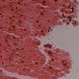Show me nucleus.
<instances>
[{"label":"nucleus","mask_w":79,"mask_h":79,"mask_svg":"<svg viewBox=\"0 0 79 79\" xmlns=\"http://www.w3.org/2000/svg\"><path fill=\"white\" fill-rule=\"evenodd\" d=\"M6 41H7V40H6Z\"/></svg>","instance_id":"29"},{"label":"nucleus","mask_w":79,"mask_h":79,"mask_svg":"<svg viewBox=\"0 0 79 79\" xmlns=\"http://www.w3.org/2000/svg\"><path fill=\"white\" fill-rule=\"evenodd\" d=\"M24 30H25V31H26V29H24Z\"/></svg>","instance_id":"16"},{"label":"nucleus","mask_w":79,"mask_h":79,"mask_svg":"<svg viewBox=\"0 0 79 79\" xmlns=\"http://www.w3.org/2000/svg\"><path fill=\"white\" fill-rule=\"evenodd\" d=\"M13 18H14L15 17V16H13Z\"/></svg>","instance_id":"26"},{"label":"nucleus","mask_w":79,"mask_h":79,"mask_svg":"<svg viewBox=\"0 0 79 79\" xmlns=\"http://www.w3.org/2000/svg\"><path fill=\"white\" fill-rule=\"evenodd\" d=\"M11 54L12 55H13V53H11Z\"/></svg>","instance_id":"28"},{"label":"nucleus","mask_w":79,"mask_h":79,"mask_svg":"<svg viewBox=\"0 0 79 79\" xmlns=\"http://www.w3.org/2000/svg\"><path fill=\"white\" fill-rule=\"evenodd\" d=\"M18 4H20V2H18Z\"/></svg>","instance_id":"7"},{"label":"nucleus","mask_w":79,"mask_h":79,"mask_svg":"<svg viewBox=\"0 0 79 79\" xmlns=\"http://www.w3.org/2000/svg\"><path fill=\"white\" fill-rule=\"evenodd\" d=\"M16 9H17L18 8V7H16Z\"/></svg>","instance_id":"21"},{"label":"nucleus","mask_w":79,"mask_h":79,"mask_svg":"<svg viewBox=\"0 0 79 79\" xmlns=\"http://www.w3.org/2000/svg\"><path fill=\"white\" fill-rule=\"evenodd\" d=\"M7 37H8V36H7Z\"/></svg>","instance_id":"30"},{"label":"nucleus","mask_w":79,"mask_h":79,"mask_svg":"<svg viewBox=\"0 0 79 79\" xmlns=\"http://www.w3.org/2000/svg\"><path fill=\"white\" fill-rule=\"evenodd\" d=\"M45 1H43V3H45Z\"/></svg>","instance_id":"10"},{"label":"nucleus","mask_w":79,"mask_h":79,"mask_svg":"<svg viewBox=\"0 0 79 79\" xmlns=\"http://www.w3.org/2000/svg\"><path fill=\"white\" fill-rule=\"evenodd\" d=\"M1 28H2V27H1Z\"/></svg>","instance_id":"36"},{"label":"nucleus","mask_w":79,"mask_h":79,"mask_svg":"<svg viewBox=\"0 0 79 79\" xmlns=\"http://www.w3.org/2000/svg\"><path fill=\"white\" fill-rule=\"evenodd\" d=\"M0 15H2V13H1V14H0Z\"/></svg>","instance_id":"38"},{"label":"nucleus","mask_w":79,"mask_h":79,"mask_svg":"<svg viewBox=\"0 0 79 79\" xmlns=\"http://www.w3.org/2000/svg\"><path fill=\"white\" fill-rule=\"evenodd\" d=\"M39 26H40H40H41V25H39Z\"/></svg>","instance_id":"15"},{"label":"nucleus","mask_w":79,"mask_h":79,"mask_svg":"<svg viewBox=\"0 0 79 79\" xmlns=\"http://www.w3.org/2000/svg\"><path fill=\"white\" fill-rule=\"evenodd\" d=\"M11 10H12V11H13L14 9H12Z\"/></svg>","instance_id":"12"},{"label":"nucleus","mask_w":79,"mask_h":79,"mask_svg":"<svg viewBox=\"0 0 79 79\" xmlns=\"http://www.w3.org/2000/svg\"><path fill=\"white\" fill-rule=\"evenodd\" d=\"M0 8H1V7H0Z\"/></svg>","instance_id":"40"},{"label":"nucleus","mask_w":79,"mask_h":79,"mask_svg":"<svg viewBox=\"0 0 79 79\" xmlns=\"http://www.w3.org/2000/svg\"><path fill=\"white\" fill-rule=\"evenodd\" d=\"M7 67V66H6V68Z\"/></svg>","instance_id":"25"},{"label":"nucleus","mask_w":79,"mask_h":79,"mask_svg":"<svg viewBox=\"0 0 79 79\" xmlns=\"http://www.w3.org/2000/svg\"><path fill=\"white\" fill-rule=\"evenodd\" d=\"M69 18H71V17H69Z\"/></svg>","instance_id":"19"},{"label":"nucleus","mask_w":79,"mask_h":79,"mask_svg":"<svg viewBox=\"0 0 79 79\" xmlns=\"http://www.w3.org/2000/svg\"><path fill=\"white\" fill-rule=\"evenodd\" d=\"M17 50H18V48H17Z\"/></svg>","instance_id":"34"},{"label":"nucleus","mask_w":79,"mask_h":79,"mask_svg":"<svg viewBox=\"0 0 79 79\" xmlns=\"http://www.w3.org/2000/svg\"><path fill=\"white\" fill-rule=\"evenodd\" d=\"M36 35H37V34H36Z\"/></svg>","instance_id":"39"},{"label":"nucleus","mask_w":79,"mask_h":79,"mask_svg":"<svg viewBox=\"0 0 79 79\" xmlns=\"http://www.w3.org/2000/svg\"><path fill=\"white\" fill-rule=\"evenodd\" d=\"M49 68H50V69H52V67H49Z\"/></svg>","instance_id":"11"},{"label":"nucleus","mask_w":79,"mask_h":79,"mask_svg":"<svg viewBox=\"0 0 79 79\" xmlns=\"http://www.w3.org/2000/svg\"><path fill=\"white\" fill-rule=\"evenodd\" d=\"M41 69H44V67H42V68H41Z\"/></svg>","instance_id":"5"},{"label":"nucleus","mask_w":79,"mask_h":79,"mask_svg":"<svg viewBox=\"0 0 79 79\" xmlns=\"http://www.w3.org/2000/svg\"><path fill=\"white\" fill-rule=\"evenodd\" d=\"M52 61H54V59H52Z\"/></svg>","instance_id":"3"},{"label":"nucleus","mask_w":79,"mask_h":79,"mask_svg":"<svg viewBox=\"0 0 79 79\" xmlns=\"http://www.w3.org/2000/svg\"><path fill=\"white\" fill-rule=\"evenodd\" d=\"M36 64H38V62H36Z\"/></svg>","instance_id":"6"},{"label":"nucleus","mask_w":79,"mask_h":79,"mask_svg":"<svg viewBox=\"0 0 79 79\" xmlns=\"http://www.w3.org/2000/svg\"><path fill=\"white\" fill-rule=\"evenodd\" d=\"M10 18H11V17Z\"/></svg>","instance_id":"44"},{"label":"nucleus","mask_w":79,"mask_h":79,"mask_svg":"<svg viewBox=\"0 0 79 79\" xmlns=\"http://www.w3.org/2000/svg\"><path fill=\"white\" fill-rule=\"evenodd\" d=\"M23 70H25V69H23Z\"/></svg>","instance_id":"24"},{"label":"nucleus","mask_w":79,"mask_h":79,"mask_svg":"<svg viewBox=\"0 0 79 79\" xmlns=\"http://www.w3.org/2000/svg\"><path fill=\"white\" fill-rule=\"evenodd\" d=\"M6 23H8V22H6Z\"/></svg>","instance_id":"41"},{"label":"nucleus","mask_w":79,"mask_h":79,"mask_svg":"<svg viewBox=\"0 0 79 79\" xmlns=\"http://www.w3.org/2000/svg\"><path fill=\"white\" fill-rule=\"evenodd\" d=\"M1 57H2V56H1Z\"/></svg>","instance_id":"35"},{"label":"nucleus","mask_w":79,"mask_h":79,"mask_svg":"<svg viewBox=\"0 0 79 79\" xmlns=\"http://www.w3.org/2000/svg\"><path fill=\"white\" fill-rule=\"evenodd\" d=\"M43 12H41V15H43Z\"/></svg>","instance_id":"2"},{"label":"nucleus","mask_w":79,"mask_h":79,"mask_svg":"<svg viewBox=\"0 0 79 79\" xmlns=\"http://www.w3.org/2000/svg\"><path fill=\"white\" fill-rule=\"evenodd\" d=\"M11 30V29H10V28L9 29V30Z\"/></svg>","instance_id":"22"},{"label":"nucleus","mask_w":79,"mask_h":79,"mask_svg":"<svg viewBox=\"0 0 79 79\" xmlns=\"http://www.w3.org/2000/svg\"><path fill=\"white\" fill-rule=\"evenodd\" d=\"M22 49H23V48H22Z\"/></svg>","instance_id":"43"},{"label":"nucleus","mask_w":79,"mask_h":79,"mask_svg":"<svg viewBox=\"0 0 79 79\" xmlns=\"http://www.w3.org/2000/svg\"><path fill=\"white\" fill-rule=\"evenodd\" d=\"M72 9L73 10H74V8H72Z\"/></svg>","instance_id":"9"},{"label":"nucleus","mask_w":79,"mask_h":79,"mask_svg":"<svg viewBox=\"0 0 79 79\" xmlns=\"http://www.w3.org/2000/svg\"><path fill=\"white\" fill-rule=\"evenodd\" d=\"M4 0H2V1H4Z\"/></svg>","instance_id":"37"},{"label":"nucleus","mask_w":79,"mask_h":79,"mask_svg":"<svg viewBox=\"0 0 79 79\" xmlns=\"http://www.w3.org/2000/svg\"><path fill=\"white\" fill-rule=\"evenodd\" d=\"M1 17H3V16H1Z\"/></svg>","instance_id":"33"},{"label":"nucleus","mask_w":79,"mask_h":79,"mask_svg":"<svg viewBox=\"0 0 79 79\" xmlns=\"http://www.w3.org/2000/svg\"><path fill=\"white\" fill-rule=\"evenodd\" d=\"M13 28H15V26H13Z\"/></svg>","instance_id":"8"},{"label":"nucleus","mask_w":79,"mask_h":79,"mask_svg":"<svg viewBox=\"0 0 79 79\" xmlns=\"http://www.w3.org/2000/svg\"><path fill=\"white\" fill-rule=\"evenodd\" d=\"M19 23H20L21 22V21H19Z\"/></svg>","instance_id":"27"},{"label":"nucleus","mask_w":79,"mask_h":79,"mask_svg":"<svg viewBox=\"0 0 79 79\" xmlns=\"http://www.w3.org/2000/svg\"><path fill=\"white\" fill-rule=\"evenodd\" d=\"M36 23H39V20H36Z\"/></svg>","instance_id":"4"},{"label":"nucleus","mask_w":79,"mask_h":79,"mask_svg":"<svg viewBox=\"0 0 79 79\" xmlns=\"http://www.w3.org/2000/svg\"><path fill=\"white\" fill-rule=\"evenodd\" d=\"M3 63H2V64H3Z\"/></svg>","instance_id":"31"},{"label":"nucleus","mask_w":79,"mask_h":79,"mask_svg":"<svg viewBox=\"0 0 79 79\" xmlns=\"http://www.w3.org/2000/svg\"><path fill=\"white\" fill-rule=\"evenodd\" d=\"M41 32H43V30H42V31H41Z\"/></svg>","instance_id":"13"},{"label":"nucleus","mask_w":79,"mask_h":79,"mask_svg":"<svg viewBox=\"0 0 79 79\" xmlns=\"http://www.w3.org/2000/svg\"><path fill=\"white\" fill-rule=\"evenodd\" d=\"M21 16H23V15H21Z\"/></svg>","instance_id":"32"},{"label":"nucleus","mask_w":79,"mask_h":79,"mask_svg":"<svg viewBox=\"0 0 79 79\" xmlns=\"http://www.w3.org/2000/svg\"><path fill=\"white\" fill-rule=\"evenodd\" d=\"M56 10V9H54V10Z\"/></svg>","instance_id":"14"},{"label":"nucleus","mask_w":79,"mask_h":79,"mask_svg":"<svg viewBox=\"0 0 79 79\" xmlns=\"http://www.w3.org/2000/svg\"><path fill=\"white\" fill-rule=\"evenodd\" d=\"M11 58L10 57H9V59H11Z\"/></svg>","instance_id":"18"},{"label":"nucleus","mask_w":79,"mask_h":79,"mask_svg":"<svg viewBox=\"0 0 79 79\" xmlns=\"http://www.w3.org/2000/svg\"><path fill=\"white\" fill-rule=\"evenodd\" d=\"M50 32V31H49V30H48V32Z\"/></svg>","instance_id":"17"},{"label":"nucleus","mask_w":79,"mask_h":79,"mask_svg":"<svg viewBox=\"0 0 79 79\" xmlns=\"http://www.w3.org/2000/svg\"><path fill=\"white\" fill-rule=\"evenodd\" d=\"M15 37H14V39H15Z\"/></svg>","instance_id":"42"},{"label":"nucleus","mask_w":79,"mask_h":79,"mask_svg":"<svg viewBox=\"0 0 79 79\" xmlns=\"http://www.w3.org/2000/svg\"><path fill=\"white\" fill-rule=\"evenodd\" d=\"M12 6L11 5H10V6Z\"/></svg>","instance_id":"23"},{"label":"nucleus","mask_w":79,"mask_h":79,"mask_svg":"<svg viewBox=\"0 0 79 79\" xmlns=\"http://www.w3.org/2000/svg\"><path fill=\"white\" fill-rule=\"evenodd\" d=\"M21 62L22 63H24V60H22Z\"/></svg>","instance_id":"1"},{"label":"nucleus","mask_w":79,"mask_h":79,"mask_svg":"<svg viewBox=\"0 0 79 79\" xmlns=\"http://www.w3.org/2000/svg\"><path fill=\"white\" fill-rule=\"evenodd\" d=\"M55 2H56L57 1V0H55Z\"/></svg>","instance_id":"20"}]
</instances>
